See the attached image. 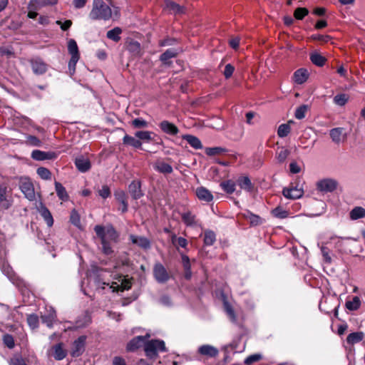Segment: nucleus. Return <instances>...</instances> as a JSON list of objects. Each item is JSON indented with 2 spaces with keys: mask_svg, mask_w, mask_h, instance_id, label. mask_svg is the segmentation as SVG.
<instances>
[{
  "mask_svg": "<svg viewBox=\"0 0 365 365\" xmlns=\"http://www.w3.org/2000/svg\"><path fill=\"white\" fill-rule=\"evenodd\" d=\"M94 231L101 240L103 253L106 255H111L113 252V245L118 242V232L112 225H97L94 227Z\"/></svg>",
  "mask_w": 365,
  "mask_h": 365,
  "instance_id": "nucleus-1",
  "label": "nucleus"
},
{
  "mask_svg": "<svg viewBox=\"0 0 365 365\" xmlns=\"http://www.w3.org/2000/svg\"><path fill=\"white\" fill-rule=\"evenodd\" d=\"M114 16L118 17L119 12L117 10L112 11L110 6L103 0H93L92 9L89 13V18L94 21H108Z\"/></svg>",
  "mask_w": 365,
  "mask_h": 365,
  "instance_id": "nucleus-2",
  "label": "nucleus"
},
{
  "mask_svg": "<svg viewBox=\"0 0 365 365\" xmlns=\"http://www.w3.org/2000/svg\"><path fill=\"white\" fill-rule=\"evenodd\" d=\"M304 181L297 179L289 184L288 187H284L282 195L287 199L297 200L303 197L304 190Z\"/></svg>",
  "mask_w": 365,
  "mask_h": 365,
  "instance_id": "nucleus-3",
  "label": "nucleus"
},
{
  "mask_svg": "<svg viewBox=\"0 0 365 365\" xmlns=\"http://www.w3.org/2000/svg\"><path fill=\"white\" fill-rule=\"evenodd\" d=\"M93 284L96 291L101 294L103 293L104 289H108L111 292H118L119 289L123 291L125 289H128L130 288V284L128 282H127L124 285L123 284L121 285H118L116 282H113L111 284H110L109 283L101 282V279L98 278L94 279Z\"/></svg>",
  "mask_w": 365,
  "mask_h": 365,
  "instance_id": "nucleus-4",
  "label": "nucleus"
},
{
  "mask_svg": "<svg viewBox=\"0 0 365 365\" xmlns=\"http://www.w3.org/2000/svg\"><path fill=\"white\" fill-rule=\"evenodd\" d=\"M145 351L148 356L153 358L158 355V351H165V342L163 340H151L145 344Z\"/></svg>",
  "mask_w": 365,
  "mask_h": 365,
  "instance_id": "nucleus-5",
  "label": "nucleus"
},
{
  "mask_svg": "<svg viewBox=\"0 0 365 365\" xmlns=\"http://www.w3.org/2000/svg\"><path fill=\"white\" fill-rule=\"evenodd\" d=\"M337 186V181L332 178H324L317 182V190L323 193L332 192Z\"/></svg>",
  "mask_w": 365,
  "mask_h": 365,
  "instance_id": "nucleus-6",
  "label": "nucleus"
},
{
  "mask_svg": "<svg viewBox=\"0 0 365 365\" xmlns=\"http://www.w3.org/2000/svg\"><path fill=\"white\" fill-rule=\"evenodd\" d=\"M153 275L155 280L160 284H164L170 279L167 269L160 263L155 264L153 267Z\"/></svg>",
  "mask_w": 365,
  "mask_h": 365,
  "instance_id": "nucleus-7",
  "label": "nucleus"
},
{
  "mask_svg": "<svg viewBox=\"0 0 365 365\" xmlns=\"http://www.w3.org/2000/svg\"><path fill=\"white\" fill-rule=\"evenodd\" d=\"M86 340V336H81L73 341L71 351V355L73 357L80 356L83 353Z\"/></svg>",
  "mask_w": 365,
  "mask_h": 365,
  "instance_id": "nucleus-8",
  "label": "nucleus"
},
{
  "mask_svg": "<svg viewBox=\"0 0 365 365\" xmlns=\"http://www.w3.org/2000/svg\"><path fill=\"white\" fill-rule=\"evenodd\" d=\"M36 210L41 217L44 220L47 226L48 227H51L53 225V218L51 212L46 205L42 202H39L36 205Z\"/></svg>",
  "mask_w": 365,
  "mask_h": 365,
  "instance_id": "nucleus-9",
  "label": "nucleus"
},
{
  "mask_svg": "<svg viewBox=\"0 0 365 365\" xmlns=\"http://www.w3.org/2000/svg\"><path fill=\"white\" fill-rule=\"evenodd\" d=\"M20 189L24 193L26 198L30 201H33L36 198L35 191L33 184L29 180H22L20 183Z\"/></svg>",
  "mask_w": 365,
  "mask_h": 365,
  "instance_id": "nucleus-10",
  "label": "nucleus"
},
{
  "mask_svg": "<svg viewBox=\"0 0 365 365\" xmlns=\"http://www.w3.org/2000/svg\"><path fill=\"white\" fill-rule=\"evenodd\" d=\"M30 63L32 71L36 75H43L48 70V65L40 58H32Z\"/></svg>",
  "mask_w": 365,
  "mask_h": 365,
  "instance_id": "nucleus-11",
  "label": "nucleus"
},
{
  "mask_svg": "<svg viewBox=\"0 0 365 365\" xmlns=\"http://www.w3.org/2000/svg\"><path fill=\"white\" fill-rule=\"evenodd\" d=\"M150 337L149 334H146L145 336H138L131 339L127 344V350L129 351H134L143 345L145 346L146 344L145 341Z\"/></svg>",
  "mask_w": 365,
  "mask_h": 365,
  "instance_id": "nucleus-12",
  "label": "nucleus"
},
{
  "mask_svg": "<svg viewBox=\"0 0 365 365\" xmlns=\"http://www.w3.org/2000/svg\"><path fill=\"white\" fill-rule=\"evenodd\" d=\"M58 155L55 152H45L40 150H34L31 153V158L38 161L46 160H54L57 158Z\"/></svg>",
  "mask_w": 365,
  "mask_h": 365,
  "instance_id": "nucleus-13",
  "label": "nucleus"
},
{
  "mask_svg": "<svg viewBox=\"0 0 365 365\" xmlns=\"http://www.w3.org/2000/svg\"><path fill=\"white\" fill-rule=\"evenodd\" d=\"M128 191L134 200H138L144 195L140 180H133L128 185Z\"/></svg>",
  "mask_w": 365,
  "mask_h": 365,
  "instance_id": "nucleus-14",
  "label": "nucleus"
},
{
  "mask_svg": "<svg viewBox=\"0 0 365 365\" xmlns=\"http://www.w3.org/2000/svg\"><path fill=\"white\" fill-rule=\"evenodd\" d=\"M12 205V200L7 195V187L3 184L0 185V208L9 209Z\"/></svg>",
  "mask_w": 365,
  "mask_h": 365,
  "instance_id": "nucleus-15",
  "label": "nucleus"
},
{
  "mask_svg": "<svg viewBox=\"0 0 365 365\" xmlns=\"http://www.w3.org/2000/svg\"><path fill=\"white\" fill-rule=\"evenodd\" d=\"M130 240L133 244L138 245L145 250H149L151 247L150 240L145 237L130 235Z\"/></svg>",
  "mask_w": 365,
  "mask_h": 365,
  "instance_id": "nucleus-16",
  "label": "nucleus"
},
{
  "mask_svg": "<svg viewBox=\"0 0 365 365\" xmlns=\"http://www.w3.org/2000/svg\"><path fill=\"white\" fill-rule=\"evenodd\" d=\"M159 127L163 133L170 135H175L179 133L178 127L168 120L161 121L159 124Z\"/></svg>",
  "mask_w": 365,
  "mask_h": 365,
  "instance_id": "nucleus-17",
  "label": "nucleus"
},
{
  "mask_svg": "<svg viewBox=\"0 0 365 365\" xmlns=\"http://www.w3.org/2000/svg\"><path fill=\"white\" fill-rule=\"evenodd\" d=\"M75 165L81 173H86L88 171L91 166L90 160L87 158H85L82 155L76 158Z\"/></svg>",
  "mask_w": 365,
  "mask_h": 365,
  "instance_id": "nucleus-18",
  "label": "nucleus"
},
{
  "mask_svg": "<svg viewBox=\"0 0 365 365\" xmlns=\"http://www.w3.org/2000/svg\"><path fill=\"white\" fill-rule=\"evenodd\" d=\"M195 193L200 200L210 202L213 200L212 194L205 187H197L196 189Z\"/></svg>",
  "mask_w": 365,
  "mask_h": 365,
  "instance_id": "nucleus-19",
  "label": "nucleus"
},
{
  "mask_svg": "<svg viewBox=\"0 0 365 365\" xmlns=\"http://www.w3.org/2000/svg\"><path fill=\"white\" fill-rule=\"evenodd\" d=\"M198 352L203 356L209 357H215L218 355L219 351L217 348L213 346L205 344L198 348Z\"/></svg>",
  "mask_w": 365,
  "mask_h": 365,
  "instance_id": "nucleus-20",
  "label": "nucleus"
},
{
  "mask_svg": "<svg viewBox=\"0 0 365 365\" xmlns=\"http://www.w3.org/2000/svg\"><path fill=\"white\" fill-rule=\"evenodd\" d=\"M115 198L119 202L122 207H120V210L123 213H125L128 211V202H127V196L124 191L123 190H116L114 192Z\"/></svg>",
  "mask_w": 365,
  "mask_h": 365,
  "instance_id": "nucleus-21",
  "label": "nucleus"
},
{
  "mask_svg": "<svg viewBox=\"0 0 365 365\" xmlns=\"http://www.w3.org/2000/svg\"><path fill=\"white\" fill-rule=\"evenodd\" d=\"M156 135L149 130H138L135 133V137L138 138L142 143H149L154 140Z\"/></svg>",
  "mask_w": 365,
  "mask_h": 365,
  "instance_id": "nucleus-22",
  "label": "nucleus"
},
{
  "mask_svg": "<svg viewBox=\"0 0 365 365\" xmlns=\"http://www.w3.org/2000/svg\"><path fill=\"white\" fill-rule=\"evenodd\" d=\"M236 182L240 187L241 189L247 192H251L253 189V185L248 176L239 177L237 179Z\"/></svg>",
  "mask_w": 365,
  "mask_h": 365,
  "instance_id": "nucleus-23",
  "label": "nucleus"
},
{
  "mask_svg": "<svg viewBox=\"0 0 365 365\" xmlns=\"http://www.w3.org/2000/svg\"><path fill=\"white\" fill-rule=\"evenodd\" d=\"M182 139L185 140L189 145L194 149L198 150L202 148V145L200 140L192 135L186 134L182 135Z\"/></svg>",
  "mask_w": 365,
  "mask_h": 365,
  "instance_id": "nucleus-24",
  "label": "nucleus"
},
{
  "mask_svg": "<svg viewBox=\"0 0 365 365\" xmlns=\"http://www.w3.org/2000/svg\"><path fill=\"white\" fill-rule=\"evenodd\" d=\"M309 76L308 71L304 68H299L294 73V81L297 84H302L304 83Z\"/></svg>",
  "mask_w": 365,
  "mask_h": 365,
  "instance_id": "nucleus-25",
  "label": "nucleus"
},
{
  "mask_svg": "<svg viewBox=\"0 0 365 365\" xmlns=\"http://www.w3.org/2000/svg\"><path fill=\"white\" fill-rule=\"evenodd\" d=\"M123 143L124 145L132 146L134 148H141L143 145L142 142L135 138V135L133 137L129 135H125L123 137Z\"/></svg>",
  "mask_w": 365,
  "mask_h": 365,
  "instance_id": "nucleus-26",
  "label": "nucleus"
},
{
  "mask_svg": "<svg viewBox=\"0 0 365 365\" xmlns=\"http://www.w3.org/2000/svg\"><path fill=\"white\" fill-rule=\"evenodd\" d=\"M41 319L43 324H46L48 327L51 328L56 320V311L51 308L49 313L47 315L42 316Z\"/></svg>",
  "mask_w": 365,
  "mask_h": 365,
  "instance_id": "nucleus-27",
  "label": "nucleus"
},
{
  "mask_svg": "<svg viewBox=\"0 0 365 365\" xmlns=\"http://www.w3.org/2000/svg\"><path fill=\"white\" fill-rule=\"evenodd\" d=\"M343 131V128H332L329 132L332 141L336 143H339L344 138Z\"/></svg>",
  "mask_w": 365,
  "mask_h": 365,
  "instance_id": "nucleus-28",
  "label": "nucleus"
},
{
  "mask_svg": "<svg viewBox=\"0 0 365 365\" xmlns=\"http://www.w3.org/2000/svg\"><path fill=\"white\" fill-rule=\"evenodd\" d=\"M182 220L186 226L192 227L197 225L196 216L191 212H183L181 215Z\"/></svg>",
  "mask_w": 365,
  "mask_h": 365,
  "instance_id": "nucleus-29",
  "label": "nucleus"
},
{
  "mask_svg": "<svg viewBox=\"0 0 365 365\" xmlns=\"http://www.w3.org/2000/svg\"><path fill=\"white\" fill-rule=\"evenodd\" d=\"M154 169L156 171H158L160 173H163V174H170L173 171V169L170 164L166 163L165 162H162V161L157 162L154 165Z\"/></svg>",
  "mask_w": 365,
  "mask_h": 365,
  "instance_id": "nucleus-30",
  "label": "nucleus"
},
{
  "mask_svg": "<svg viewBox=\"0 0 365 365\" xmlns=\"http://www.w3.org/2000/svg\"><path fill=\"white\" fill-rule=\"evenodd\" d=\"M351 220H357L365 217V209L360 206L354 207L349 212Z\"/></svg>",
  "mask_w": 365,
  "mask_h": 365,
  "instance_id": "nucleus-31",
  "label": "nucleus"
},
{
  "mask_svg": "<svg viewBox=\"0 0 365 365\" xmlns=\"http://www.w3.org/2000/svg\"><path fill=\"white\" fill-rule=\"evenodd\" d=\"M165 6L170 11L175 14H183L185 11V8L183 6L174 1H167L165 2Z\"/></svg>",
  "mask_w": 365,
  "mask_h": 365,
  "instance_id": "nucleus-32",
  "label": "nucleus"
},
{
  "mask_svg": "<svg viewBox=\"0 0 365 365\" xmlns=\"http://www.w3.org/2000/svg\"><path fill=\"white\" fill-rule=\"evenodd\" d=\"M220 186L227 194H232L236 189L235 182L231 180L222 181Z\"/></svg>",
  "mask_w": 365,
  "mask_h": 365,
  "instance_id": "nucleus-33",
  "label": "nucleus"
},
{
  "mask_svg": "<svg viewBox=\"0 0 365 365\" xmlns=\"http://www.w3.org/2000/svg\"><path fill=\"white\" fill-rule=\"evenodd\" d=\"M363 338V332H352L347 336L346 342L349 344L354 345L362 341Z\"/></svg>",
  "mask_w": 365,
  "mask_h": 365,
  "instance_id": "nucleus-34",
  "label": "nucleus"
},
{
  "mask_svg": "<svg viewBox=\"0 0 365 365\" xmlns=\"http://www.w3.org/2000/svg\"><path fill=\"white\" fill-rule=\"evenodd\" d=\"M204 245L205 246H211L216 241L215 233L210 230H206L204 232Z\"/></svg>",
  "mask_w": 365,
  "mask_h": 365,
  "instance_id": "nucleus-35",
  "label": "nucleus"
},
{
  "mask_svg": "<svg viewBox=\"0 0 365 365\" xmlns=\"http://www.w3.org/2000/svg\"><path fill=\"white\" fill-rule=\"evenodd\" d=\"M55 189L56 194L59 199L63 201H67L68 199V195L65 189V187L62 185L61 183L58 182H55Z\"/></svg>",
  "mask_w": 365,
  "mask_h": 365,
  "instance_id": "nucleus-36",
  "label": "nucleus"
},
{
  "mask_svg": "<svg viewBox=\"0 0 365 365\" xmlns=\"http://www.w3.org/2000/svg\"><path fill=\"white\" fill-rule=\"evenodd\" d=\"M361 304L360 298L356 296L353 297L352 300L346 301L345 307L349 311H356L361 307Z\"/></svg>",
  "mask_w": 365,
  "mask_h": 365,
  "instance_id": "nucleus-37",
  "label": "nucleus"
},
{
  "mask_svg": "<svg viewBox=\"0 0 365 365\" xmlns=\"http://www.w3.org/2000/svg\"><path fill=\"white\" fill-rule=\"evenodd\" d=\"M310 60L314 65L317 66H323L327 61V58L317 52H314L310 54Z\"/></svg>",
  "mask_w": 365,
  "mask_h": 365,
  "instance_id": "nucleus-38",
  "label": "nucleus"
},
{
  "mask_svg": "<svg viewBox=\"0 0 365 365\" xmlns=\"http://www.w3.org/2000/svg\"><path fill=\"white\" fill-rule=\"evenodd\" d=\"M293 123L292 120L288 121L287 123L281 124L277 130V135L280 138H284L288 135L291 131L290 124Z\"/></svg>",
  "mask_w": 365,
  "mask_h": 365,
  "instance_id": "nucleus-39",
  "label": "nucleus"
},
{
  "mask_svg": "<svg viewBox=\"0 0 365 365\" xmlns=\"http://www.w3.org/2000/svg\"><path fill=\"white\" fill-rule=\"evenodd\" d=\"M68 51L71 57L80 58L78 47L74 39H70L68 41Z\"/></svg>",
  "mask_w": 365,
  "mask_h": 365,
  "instance_id": "nucleus-40",
  "label": "nucleus"
},
{
  "mask_svg": "<svg viewBox=\"0 0 365 365\" xmlns=\"http://www.w3.org/2000/svg\"><path fill=\"white\" fill-rule=\"evenodd\" d=\"M53 357L56 360H62L66 356V351L63 349L61 344H58L53 347Z\"/></svg>",
  "mask_w": 365,
  "mask_h": 365,
  "instance_id": "nucleus-41",
  "label": "nucleus"
},
{
  "mask_svg": "<svg viewBox=\"0 0 365 365\" xmlns=\"http://www.w3.org/2000/svg\"><path fill=\"white\" fill-rule=\"evenodd\" d=\"M309 110V106L303 104L297 107L294 112V117L298 120H302L305 118L306 113Z\"/></svg>",
  "mask_w": 365,
  "mask_h": 365,
  "instance_id": "nucleus-42",
  "label": "nucleus"
},
{
  "mask_svg": "<svg viewBox=\"0 0 365 365\" xmlns=\"http://www.w3.org/2000/svg\"><path fill=\"white\" fill-rule=\"evenodd\" d=\"M122 33V30L119 27H115L114 29L108 31L106 34V36L108 38L113 40L115 42H118L120 39V34Z\"/></svg>",
  "mask_w": 365,
  "mask_h": 365,
  "instance_id": "nucleus-43",
  "label": "nucleus"
},
{
  "mask_svg": "<svg viewBox=\"0 0 365 365\" xmlns=\"http://www.w3.org/2000/svg\"><path fill=\"white\" fill-rule=\"evenodd\" d=\"M244 216L246 219L250 220V223L252 226H256L259 225L262 222L261 218L259 216L252 214V212L247 211L244 214Z\"/></svg>",
  "mask_w": 365,
  "mask_h": 365,
  "instance_id": "nucleus-44",
  "label": "nucleus"
},
{
  "mask_svg": "<svg viewBox=\"0 0 365 365\" xmlns=\"http://www.w3.org/2000/svg\"><path fill=\"white\" fill-rule=\"evenodd\" d=\"M176 53L173 49H168L160 55V60L164 64H169L168 60L175 57Z\"/></svg>",
  "mask_w": 365,
  "mask_h": 365,
  "instance_id": "nucleus-45",
  "label": "nucleus"
},
{
  "mask_svg": "<svg viewBox=\"0 0 365 365\" xmlns=\"http://www.w3.org/2000/svg\"><path fill=\"white\" fill-rule=\"evenodd\" d=\"M25 143L27 145L41 147L42 142L36 136L31 135H26Z\"/></svg>",
  "mask_w": 365,
  "mask_h": 365,
  "instance_id": "nucleus-46",
  "label": "nucleus"
},
{
  "mask_svg": "<svg viewBox=\"0 0 365 365\" xmlns=\"http://www.w3.org/2000/svg\"><path fill=\"white\" fill-rule=\"evenodd\" d=\"M349 100V96L346 93H339L334 97V103L339 106H344Z\"/></svg>",
  "mask_w": 365,
  "mask_h": 365,
  "instance_id": "nucleus-47",
  "label": "nucleus"
},
{
  "mask_svg": "<svg viewBox=\"0 0 365 365\" xmlns=\"http://www.w3.org/2000/svg\"><path fill=\"white\" fill-rule=\"evenodd\" d=\"M226 151V149L222 147L206 148L205 153L209 156L220 155Z\"/></svg>",
  "mask_w": 365,
  "mask_h": 365,
  "instance_id": "nucleus-48",
  "label": "nucleus"
},
{
  "mask_svg": "<svg viewBox=\"0 0 365 365\" xmlns=\"http://www.w3.org/2000/svg\"><path fill=\"white\" fill-rule=\"evenodd\" d=\"M36 173L43 180H48L51 178V173L46 168L40 167L37 169Z\"/></svg>",
  "mask_w": 365,
  "mask_h": 365,
  "instance_id": "nucleus-49",
  "label": "nucleus"
},
{
  "mask_svg": "<svg viewBox=\"0 0 365 365\" xmlns=\"http://www.w3.org/2000/svg\"><path fill=\"white\" fill-rule=\"evenodd\" d=\"M27 323L31 329H34L37 328L38 326V316L35 314L28 315Z\"/></svg>",
  "mask_w": 365,
  "mask_h": 365,
  "instance_id": "nucleus-50",
  "label": "nucleus"
},
{
  "mask_svg": "<svg viewBox=\"0 0 365 365\" xmlns=\"http://www.w3.org/2000/svg\"><path fill=\"white\" fill-rule=\"evenodd\" d=\"M131 124L135 128H145L148 126V123L141 118H135Z\"/></svg>",
  "mask_w": 365,
  "mask_h": 365,
  "instance_id": "nucleus-51",
  "label": "nucleus"
},
{
  "mask_svg": "<svg viewBox=\"0 0 365 365\" xmlns=\"http://www.w3.org/2000/svg\"><path fill=\"white\" fill-rule=\"evenodd\" d=\"M289 210H284L280 206H277L275 207V217L284 219L289 217Z\"/></svg>",
  "mask_w": 365,
  "mask_h": 365,
  "instance_id": "nucleus-52",
  "label": "nucleus"
},
{
  "mask_svg": "<svg viewBox=\"0 0 365 365\" xmlns=\"http://www.w3.org/2000/svg\"><path fill=\"white\" fill-rule=\"evenodd\" d=\"M45 6L43 0H31L28 5L29 9L38 10L41 7Z\"/></svg>",
  "mask_w": 365,
  "mask_h": 365,
  "instance_id": "nucleus-53",
  "label": "nucleus"
},
{
  "mask_svg": "<svg viewBox=\"0 0 365 365\" xmlns=\"http://www.w3.org/2000/svg\"><path fill=\"white\" fill-rule=\"evenodd\" d=\"M224 308L231 321L235 322L236 316L232 306L227 302H224Z\"/></svg>",
  "mask_w": 365,
  "mask_h": 365,
  "instance_id": "nucleus-54",
  "label": "nucleus"
},
{
  "mask_svg": "<svg viewBox=\"0 0 365 365\" xmlns=\"http://www.w3.org/2000/svg\"><path fill=\"white\" fill-rule=\"evenodd\" d=\"M70 221L73 225L78 227L81 225L80 216L75 210H73L71 212Z\"/></svg>",
  "mask_w": 365,
  "mask_h": 365,
  "instance_id": "nucleus-55",
  "label": "nucleus"
},
{
  "mask_svg": "<svg viewBox=\"0 0 365 365\" xmlns=\"http://www.w3.org/2000/svg\"><path fill=\"white\" fill-rule=\"evenodd\" d=\"M351 237H341L337 236H332L330 237L331 241H334L336 247L339 249L341 248L344 240H351Z\"/></svg>",
  "mask_w": 365,
  "mask_h": 365,
  "instance_id": "nucleus-56",
  "label": "nucleus"
},
{
  "mask_svg": "<svg viewBox=\"0 0 365 365\" xmlns=\"http://www.w3.org/2000/svg\"><path fill=\"white\" fill-rule=\"evenodd\" d=\"M262 359V355L259 354H255L247 356L245 359V364L247 365H251L255 362L259 361Z\"/></svg>",
  "mask_w": 365,
  "mask_h": 365,
  "instance_id": "nucleus-57",
  "label": "nucleus"
},
{
  "mask_svg": "<svg viewBox=\"0 0 365 365\" xmlns=\"http://www.w3.org/2000/svg\"><path fill=\"white\" fill-rule=\"evenodd\" d=\"M309 13V11L306 8H297L294 11V17L297 19L301 20L305 16H307Z\"/></svg>",
  "mask_w": 365,
  "mask_h": 365,
  "instance_id": "nucleus-58",
  "label": "nucleus"
},
{
  "mask_svg": "<svg viewBox=\"0 0 365 365\" xmlns=\"http://www.w3.org/2000/svg\"><path fill=\"white\" fill-rule=\"evenodd\" d=\"M321 252L324 258V261L327 264H330L331 262V257L330 256L329 250L327 247L322 246L321 247Z\"/></svg>",
  "mask_w": 365,
  "mask_h": 365,
  "instance_id": "nucleus-59",
  "label": "nucleus"
},
{
  "mask_svg": "<svg viewBox=\"0 0 365 365\" xmlns=\"http://www.w3.org/2000/svg\"><path fill=\"white\" fill-rule=\"evenodd\" d=\"M159 303L165 307H170L173 306V302L170 296L164 294L159 299Z\"/></svg>",
  "mask_w": 365,
  "mask_h": 365,
  "instance_id": "nucleus-60",
  "label": "nucleus"
},
{
  "mask_svg": "<svg viewBox=\"0 0 365 365\" xmlns=\"http://www.w3.org/2000/svg\"><path fill=\"white\" fill-rule=\"evenodd\" d=\"M83 322L81 319H78L76 322V326L78 327H82L87 326L88 324H90V322L91 321V317L88 313L84 314L83 316Z\"/></svg>",
  "mask_w": 365,
  "mask_h": 365,
  "instance_id": "nucleus-61",
  "label": "nucleus"
},
{
  "mask_svg": "<svg viewBox=\"0 0 365 365\" xmlns=\"http://www.w3.org/2000/svg\"><path fill=\"white\" fill-rule=\"evenodd\" d=\"M4 344L9 349L14 348L15 344L14 338L10 334H5L3 337Z\"/></svg>",
  "mask_w": 365,
  "mask_h": 365,
  "instance_id": "nucleus-62",
  "label": "nucleus"
},
{
  "mask_svg": "<svg viewBox=\"0 0 365 365\" xmlns=\"http://www.w3.org/2000/svg\"><path fill=\"white\" fill-rule=\"evenodd\" d=\"M79 58L78 57H71V59L68 62V70L71 75H73L75 73L76 71V65L77 62L78 61Z\"/></svg>",
  "mask_w": 365,
  "mask_h": 365,
  "instance_id": "nucleus-63",
  "label": "nucleus"
},
{
  "mask_svg": "<svg viewBox=\"0 0 365 365\" xmlns=\"http://www.w3.org/2000/svg\"><path fill=\"white\" fill-rule=\"evenodd\" d=\"M234 71L235 67L232 65H231L230 63L227 64L225 67V70L223 72L225 78L226 79L230 78L232 76Z\"/></svg>",
  "mask_w": 365,
  "mask_h": 365,
  "instance_id": "nucleus-64",
  "label": "nucleus"
}]
</instances>
